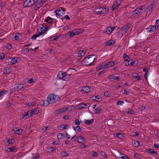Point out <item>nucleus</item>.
<instances>
[{"instance_id":"nucleus-63","label":"nucleus","mask_w":159,"mask_h":159,"mask_svg":"<svg viewBox=\"0 0 159 159\" xmlns=\"http://www.w3.org/2000/svg\"><path fill=\"white\" fill-rule=\"evenodd\" d=\"M36 5L34 7V9L35 10H37L40 7V6H39V5L38 4H35Z\"/></svg>"},{"instance_id":"nucleus-33","label":"nucleus","mask_w":159,"mask_h":159,"mask_svg":"<svg viewBox=\"0 0 159 159\" xmlns=\"http://www.w3.org/2000/svg\"><path fill=\"white\" fill-rule=\"evenodd\" d=\"M17 60L18 58L17 57H15L13 58H11V62L12 64H15L17 62Z\"/></svg>"},{"instance_id":"nucleus-17","label":"nucleus","mask_w":159,"mask_h":159,"mask_svg":"<svg viewBox=\"0 0 159 159\" xmlns=\"http://www.w3.org/2000/svg\"><path fill=\"white\" fill-rule=\"evenodd\" d=\"M15 86L16 90L17 91L20 90L23 88V84H16Z\"/></svg>"},{"instance_id":"nucleus-38","label":"nucleus","mask_w":159,"mask_h":159,"mask_svg":"<svg viewBox=\"0 0 159 159\" xmlns=\"http://www.w3.org/2000/svg\"><path fill=\"white\" fill-rule=\"evenodd\" d=\"M40 158L38 154H35L33 155V159H39Z\"/></svg>"},{"instance_id":"nucleus-23","label":"nucleus","mask_w":159,"mask_h":159,"mask_svg":"<svg viewBox=\"0 0 159 159\" xmlns=\"http://www.w3.org/2000/svg\"><path fill=\"white\" fill-rule=\"evenodd\" d=\"M109 78L110 79H113L116 80H120L119 76H116L113 75H110Z\"/></svg>"},{"instance_id":"nucleus-6","label":"nucleus","mask_w":159,"mask_h":159,"mask_svg":"<svg viewBox=\"0 0 159 159\" xmlns=\"http://www.w3.org/2000/svg\"><path fill=\"white\" fill-rule=\"evenodd\" d=\"M156 4V3L155 1H153L152 2L151 4L147 8V13H148L149 14L152 12V9L155 7Z\"/></svg>"},{"instance_id":"nucleus-48","label":"nucleus","mask_w":159,"mask_h":159,"mask_svg":"<svg viewBox=\"0 0 159 159\" xmlns=\"http://www.w3.org/2000/svg\"><path fill=\"white\" fill-rule=\"evenodd\" d=\"M63 137V134L62 133H59L57 135V137L58 139H62Z\"/></svg>"},{"instance_id":"nucleus-12","label":"nucleus","mask_w":159,"mask_h":159,"mask_svg":"<svg viewBox=\"0 0 159 159\" xmlns=\"http://www.w3.org/2000/svg\"><path fill=\"white\" fill-rule=\"evenodd\" d=\"M85 140V138L82 136H77V138H76V141H77L79 143H84Z\"/></svg>"},{"instance_id":"nucleus-58","label":"nucleus","mask_w":159,"mask_h":159,"mask_svg":"<svg viewBox=\"0 0 159 159\" xmlns=\"http://www.w3.org/2000/svg\"><path fill=\"white\" fill-rule=\"evenodd\" d=\"M65 137L67 139H69L70 138V136L67 133H66L65 134Z\"/></svg>"},{"instance_id":"nucleus-26","label":"nucleus","mask_w":159,"mask_h":159,"mask_svg":"<svg viewBox=\"0 0 159 159\" xmlns=\"http://www.w3.org/2000/svg\"><path fill=\"white\" fill-rule=\"evenodd\" d=\"M56 149V148L55 147H48L47 148L46 151L47 152H52Z\"/></svg>"},{"instance_id":"nucleus-15","label":"nucleus","mask_w":159,"mask_h":159,"mask_svg":"<svg viewBox=\"0 0 159 159\" xmlns=\"http://www.w3.org/2000/svg\"><path fill=\"white\" fill-rule=\"evenodd\" d=\"M141 7L140 8H137L134 11H133L132 12L134 15H137L140 13L142 10V8L141 7Z\"/></svg>"},{"instance_id":"nucleus-31","label":"nucleus","mask_w":159,"mask_h":159,"mask_svg":"<svg viewBox=\"0 0 159 159\" xmlns=\"http://www.w3.org/2000/svg\"><path fill=\"white\" fill-rule=\"evenodd\" d=\"M116 136L120 139H122L124 137V136L122 134L116 133Z\"/></svg>"},{"instance_id":"nucleus-20","label":"nucleus","mask_w":159,"mask_h":159,"mask_svg":"<svg viewBox=\"0 0 159 159\" xmlns=\"http://www.w3.org/2000/svg\"><path fill=\"white\" fill-rule=\"evenodd\" d=\"M91 87L89 86H84L82 87V90L85 93H88L90 91Z\"/></svg>"},{"instance_id":"nucleus-35","label":"nucleus","mask_w":159,"mask_h":159,"mask_svg":"<svg viewBox=\"0 0 159 159\" xmlns=\"http://www.w3.org/2000/svg\"><path fill=\"white\" fill-rule=\"evenodd\" d=\"M3 72L4 74H6L10 72V69L8 67H7L3 70Z\"/></svg>"},{"instance_id":"nucleus-51","label":"nucleus","mask_w":159,"mask_h":159,"mask_svg":"<svg viewBox=\"0 0 159 159\" xmlns=\"http://www.w3.org/2000/svg\"><path fill=\"white\" fill-rule=\"evenodd\" d=\"M124 103V102L122 101H118L117 102V105H118L121 106Z\"/></svg>"},{"instance_id":"nucleus-10","label":"nucleus","mask_w":159,"mask_h":159,"mask_svg":"<svg viewBox=\"0 0 159 159\" xmlns=\"http://www.w3.org/2000/svg\"><path fill=\"white\" fill-rule=\"evenodd\" d=\"M128 29V26L125 25L120 29V31L121 32L122 35H123L126 33Z\"/></svg>"},{"instance_id":"nucleus-56","label":"nucleus","mask_w":159,"mask_h":159,"mask_svg":"<svg viewBox=\"0 0 159 159\" xmlns=\"http://www.w3.org/2000/svg\"><path fill=\"white\" fill-rule=\"evenodd\" d=\"M131 61L129 63H128V65L129 66H133L135 64V61H132L131 60Z\"/></svg>"},{"instance_id":"nucleus-8","label":"nucleus","mask_w":159,"mask_h":159,"mask_svg":"<svg viewBox=\"0 0 159 159\" xmlns=\"http://www.w3.org/2000/svg\"><path fill=\"white\" fill-rule=\"evenodd\" d=\"M158 29V26L157 25H150L149 27L147 28V31L149 32L155 31Z\"/></svg>"},{"instance_id":"nucleus-22","label":"nucleus","mask_w":159,"mask_h":159,"mask_svg":"<svg viewBox=\"0 0 159 159\" xmlns=\"http://www.w3.org/2000/svg\"><path fill=\"white\" fill-rule=\"evenodd\" d=\"M31 116L30 113H29L28 111L25 115L22 116V119L24 120H26L28 118Z\"/></svg>"},{"instance_id":"nucleus-49","label":"nucleus","mask_w":159,"mask_h":159,"mask_svg":"<svg viewBox=\"0 0 159 159\" xmlns=\"http://www.w3.org/2000/svg\"><path fill=\"white\" fill-rule=\"evenodd\" d=\"M5 58L4 54L3 53H0V60H3Z\"/></svg>"},{"instance_id":"nucleus-14","label":"nucleus","mask_w":159,"mask_h":159,"mask_svg":"<svg viewBox=\"0 0 159 159\" xmlns=\"http://www.w3.org/2000/svg\"><path fill=\"white\" fill-rule=\"evenodd\" d=\"M114 27L112 28L111 27H109L107 28L104 30V32L107 34H109L111 33L113 30Z\"/></svg>"},{"instance_id":"nucleus-9","label":"nucleus","mask_w":159,"mask_h":159,"mask_svg":"<svg viewBox=\"0 0 159 159\" xmlns=\"http://www.w3.org/2000/svg\"><path fill=\"white\" fill-rule=\"evenodd\" d=\"M88 105H89V104L81 103L77 105L76 106V108L77 109L79 110L86 108L88 107L89 108V106H88Z\"/></svg>"},{"instance_id":"nucleus-11","label":"nucleus","mask_w":159,"mask_h":159,"mask_svg":"<svg viewBox=\"0 0 159 159\" xmlns=\"http://www.w3.org/2000/svg\"><path fill=\"white\" fill-rule=\"evenodd\" d=\"M38 109L35 108L31 110H29V113H30L31 116H32L39 113V111Z\"/></svg>"},{"instance_id":"nucleus-62","label":"nucleus","mask_w":159,"mask_h":159,"mask_svg":"<svg viewBox=\"0 0 159 159\" xmlns=\"http://www.w3.org/2000/svg\"><path fill=\"white\" fill-rule=\"evenodd\" d=\"M45 29L42 30L40 32H39V34H40V35L42 34H44L45 33Z\"/></svg>"},{"instance_id":"nucleus-55","label":"nucleus","mask_w":159,"mask_h":159,"mask_svg":"<svg viewBox=\"0 0 159 159\" xmlns=\"http://www.w3.org/2000/svg\"><path fill=\"white\" fill-rule=\"evenodd\" d=\"M34 82V81L33 78L30 79H28V81L27 82L28 83H32Z\"/></svg>"},{"instance_id":"nucleus-43","label":"nucleus","mask_w":159,"mask_h":159,"mask_svg":"<svg viewBox=\"0 0 159 159\" xmlns=\"http://www.w3.org/2000/svg\"><path fill=\"white\" fill-rule=\"evenodd\" d=\"M7 91L6 90L0 91V97L4 94H5L7 93Z\"/></svg>"},{"instance_id":"nucleus-50","label":"nucleus","mask_w":159,"mask_h":159,"mask_svg":"<svg viewBox=\"0 0 159 159\" xmlns=\"http://www.w3.org/2000/svg\"><path fill=\"white\" fill-rule=\"evenodd\" d=\"M104 95L106 97H109L110 95V94L108 91H106L104 93Z\"/></svg>"},{"instance_id":"nucleus-60","label":"nucleus","mask_w":159,"mask_h":159,"mask_svg":"<svg viewBox=\"0 0 159 159\" xmlns=\"http://www.w3.org/2000/svg\"><path fill=\"white\" fill-rule=\"evenodd\" d=\"M101 98L99 96H93V100H96L97 101H98Z\"/></svg>"},{"instance_id":"nucleus-40","label":"nucleus","mask_w":159,"mask_h":159,"mask_svg":"<svg viewBox=\"0 0 159 159\" xmlns=\"http://www.w3.org/2000/svg\"><path fill=\"white\" fill-rule=\"evenodd\" d=\"M140 143L139 141H134V145L135 147H137L139 145Z\"/></svg>"},{"instance_id":"nucleus-44","label":"nucleus","mask_w":159,"mask_h":159,"mask_svg":"<svg viewBox=\"0 0 159 159\" xmlns=\"http://www.w3.org/2000/svg\"><path fill=\"white\" fill-rule=\"evenodd\" d=\"M42 0H34L35 2V4H38L39 5H41L42 3H43Z\"/></svg>"},{"instance_id":"nucleus-52","label":"nucleus","mask_w":159,"mask_h":159,"mask_svg":"<svg viewBox=\"0 0 159 159\" xmlns=\"http://www.w3.org/2000/svg\"><path fill=\"white\" fill-rule=\"evenodd\" d=\"M75 130L76 131V130L80 131L81 130V129L80 126L78 125H77L75 128Z\"/></svg>"},{"instance_id":"nucleus-1","label":"nucleus","mask_w":159,"mask_h":159,"mask_svg":"<svg viewBox=\"0 0 159 159\" xmlns=\"http://www.w3.org/2000/svg\"><path fill=\"white\" fill-rule=\"evenodd\" d=\"M70 70H72V72H74V71H77V70L75 69L71 68H69L66 72H64L62 71H60L57 75L58 78L66 81L69 80L71 78V74H68L67 72Z\"/></svg>"},{"instance_id":"nucleus-39","label":"nucleus","mask_w":159,"mask_h":159,"mask_svg":"<svg viewBox=\"0 0 159 159\" xmlns=\"http://www.w3.org/2000/svg\"><path fill=\"white\" fill-rule=\"evenodd\" d=\"M121 155L122 156V157H120V158H122V159H130L129 157H127L124 154H120V156H121Z\"/></svg>"},{"instance_id":"nucleus-29","label":"nucleus","mask_w":159,"mask_h":159,"mask_svg":"<svg viewBox=\"0 0 159 159\" xmlns=\"http://www.w3.org/2000/svg\"><path fill=\"white\" fill-rule=\"evenodd\" d=\"M123 57L125 61H127L128 63L130 62L131 59H129V57L127 55L125 54Z\"/></svg>"},{"instance_id":"nucleus-64","label":"nucleus","mask_w":159,"mask_h":159,"mask_svg":"<svg viewBox=\"0 0 159 159\" xmlns=\"http://www.w3.org/2000/svg\"><path fill=\"white\" fill-rule=\"evenodd\" d=\"M7 48L9 49H11L12 48L11 45L9 44H7Z\"/></svg>"},{"instance_id":"nucleus-45","label":"nucleus","mask_w":159,"mask_h":159,"mask_svg":"<svg viewBox=\"0 0 159 159\" xmlns=\"http://www.w3.org/2000/svg\"><path fill=\"white\" fill-rule=\"evenodd\" d=\"M15 148L14 146L8 148V150H9V152H13L15 150Z\"/></svg>"},{"instance_id":"nucleus-7","label":"nucleus","mask_w":159,"mask_h":159,"mask_svg":"<svg viewBox=\"0 0 159 159\" xmlns=\"http://www.w3.org/2000/svg\"><path fill=\"white\" fill-rule=\"evenodd\" d=\"M121 0H116V1L114 3L112 6V10H113L116 9L121 4Z\"/></svg>"},{"instance_id":"nucleus-21","label":"nucleus","mask_w":159,"mask_h":159,"mask_svg":"<svg viewBox=\"0 0 159 159\" xmlns=\"http://www.w3.org/2000/svg\"><path fill=\"white\" fill-rule=\"evenodd\" d=\"M54 20V19H52L50 17H48L45 19V21L48 23H52V20Z\"/></svg>"},{"instance_id":"nucleus-47","label":"nucleus","mask_w":159,"mask_h":159,"mask_svg":"<svg viewBox=\"0 0 159 159\" xmlns=\"http://www.w3.org/2000/svg\"><path fill=\"white\" fill-rule=\"evenodd\" d=\"M101 155L102 157H104L105 158H106V157H107V155L104 152L102 151L101 152Z\"/></svg>"},{"instance_id":"nucleus-13","label":"nucleus","mask_w":159,"mask_h":159,"mask_svg":"<svg viewBox=\"0 0 159 159\" xmlns=\"http://www.w3.org/2000/svg\"><path fill=\"white\" fill-rule=\"evenodd\" d=\"M123 112L126 114H132L134 113V111L132 109H130L129 108H125L124 109V110L123 111Z\"/></svg>"},{"instance_id":"nucleus-4","label":"nucleus","mask_w":159,"mask_h":159,"mask_svg":"<svg viewBox=\"0 0 159 159\" xmlns=\"http://www.w3.org/2000/svg\"><path fill=\"white\" fill-rule=\"evenodd\" d=\"M66 10L63 7H60L55 11L56 15L57 16L60 17L62 16L64 14Z\"/></svg>"},{"instance_id":"nucleus-53","label":"nucleus","mask_w":159,"mask_h":159,"mask_svg":"<svg viewBox=\"0 0 159 159\" xmlns=\"http://www.w3.org/2000/svg\"><path fill=\"white\" fill-rule=\"evenodd\" d=\"M75 124L77 125H79L80 124L79 120L78 119H75Z\"/></svg>"},{"instance_id":"nucleus-27","label":"nucleus","mask_w":159,"mask_h":159,"mask_svg":"<svg viewBox=\"0 0 159 159\" xmlns=\"http://www.w3.org/2000/svg\"><path fill=\"white\" fill-rule=\"evenodd\" d=\"M8 144H11L15 142V140L11 139H5V140Z\"/></svg>"},{"instance_id":"nucleus-37","label":"nucleus","mask_w":159,"mask_h":159,"mask_svg":"<svg viewBox=\"0 0 159 159\" xmlns=\"http://www.w3.org/2000/svg\"><path fill=\"white\" fill-rule=\"evenodd\" d=\"M61 155L63 157H67L69 155L65 151H63L61 152Z\"/></svg>"},{"instance_id":"nucleus-36","label":"nucleus","mask_w":159,"mask_h":159,"mask_svg":"<svg viewBox=\"0 0 159 159\" xmlns=\"http://www.w3.org/2000/svg\"><path fill=\"white\" fill-rule=\"evenodd\" d=\"M40 36V34H39V33L37 34H35L32 37L31 39L32 40H35L37 38L39 37Z\"/></svg>"},{"instance_id":"nucleus-19","label":"nucleus","mask_w":159,"mask_h":159,"mask_svg":"<svg viewBox=\"0 0 159 159\" xmlns=\"http://www.w3.org/2000/svg\"><path fill=\"white\" fill-rule=\"evenodd\" d=\"M143 71L145 72L144 74V77L145 79L146 80H147V76L149 75V74L148 69L144 68L143 69Z\"/></svg>"},{"instance_id":"nucleus-41","label":"nucleus","mask_w":159,"mask_h":159,"mask_svg":"<svg viewBox=\"0 0 159 159\" xmlns=\"http://www.w3.org/2000/svg\"><path fill=\"white\" fill-rule=\"evenodd\" d=\"M134 76L138 81L140 80L141 79L140 77L138 74H135V75H134Z\"/></svg>"},{"instance_id":"nucleus-24","label":"nucleus","mask_w":159,"mask_h":159,"mask_svg":"<svg viewBox=\"0 0 159 159\" xmlns=\"http://www.w3.org/2000/svg\"><path fill=\"white\" fill-rule=\"evenodd\" d=\"M74 32V34L75 35H78L80 33H81L83 32L84 31L83 30H72Z\"/></svg>"},{"instance_id":"nucleus-2","label":"nucleus","mask_w":159,"mask_h":159,"mask_svg":"<svg viewBox=\"0 0 159 159\" xmlns=\"http://www.w3.org/2000/svg\"><path fill=\"white\" fill-rule=\"evenodd\" d=\"M58 97L54 94L49 95L47 98V101H40V104L43 106H46L49 103H56L58 101Z\"/></svg>"},{"instance_id":"nucleus-54","label":"nucleus","mask_w":159,"mask_h":159,"mask_svg":"<svg viewBox=\"0 0 159 159\" xmlns=\"http://www.w3.org/2000/svg\"><path fill=\"white\" fill-rule=\"evenodd\" d=\"M36 104V102H30L28 103V105L29 106H32L33 105H35Z\"/></svg>"},{"instance_id":"nucleus-28","label":"nucleus","mask_w":159,"mask_h":159,"mask_svg":"<svg viewBox=\"0 0 159 159\" xmlns=\"http://www.w3.org/2000/svg\"><path fill=\"white\" fill-rule=\"evenodd\" d=\"M93 122V119H91L90 120H85L84 121V123L88 125L92 124Z\"/></svg>"},{"instance_id":"nucleus-34","label":"nucleus","mask_w":159,"mask_h":159,"mask_svg":"<svg viewBox=\"0 0 159 159\" xmlns=\"http://www.w3.org/2000/svg\"><path fill=\"white\" fill-rule=\"evenodd\" d=\"M114 41L113 40H110L107 42L106 45H112L113 44Z\"/></svg>"},{"instance_id":"nucleus-61","label":"nucleus","mask_w":159,"mask_h":159,"mask_svg":"<svg viewBox=\"0 0 159 159\" xmlns=\"http://www.w3.org/2000/svg\"><path fill=\"white\" fill-rule=\"evenodd\" d=\"M59 36H58V35H56V36H55L54 37H53L51 38V39H52V38L53 39L52 40H56L57 39H58V38H59Z\"/></svg>"},{"instance_id":"nucleus-59","label":"nucleus","mask_w":159,"mask_h":159,"mask_svg":"<svg viewBox=\"0 0 159 159\" xmlns=\"http://www.w3.org/2000/svg\"><path fill=\"white\" fill-rule=\"evenodd\" d=\"M68 34H69V36L70 37H72L75 35L74 34V33L73 31H72L71 32L68 33Z\"/></svg>"},{"instance_id":"nucleus-3","label":"nucleus","mask_w":159,"mask_h":159,"mask_svg":"<svg viewBox=\"0 0 159 159\" xmlns=\"http://www.w3.org/2000/svg\"><path fill=\"white\" fill-rule=\"evenodd\" d=\"M93 55H89L88 57L84 59L82 61L86 66L92 65L95 60L97 59Z\"/></svg>"},{"instance_id":"nucleus-30","label":"nucleus","mask_w":159,"mask_h":159,"mask_svg":"<svg viewBox=\"0 0 159 159\" xmlns=\"http://www.w3.org/2000/svg\"><path fill=\"white\" fill-rule=\"evenodd\" d=\"M148 152L151 154H153L155 155H157V152L154 151L151 148L149 149Z\"/></svg>"},{"instance_id":"nucleus-5","label":"nucleus","mask_w":159,"mask_h":159,"mask_svg":"<svg viewBox=\"0 0 159 159\" xmlns=\"http://www.w3.org/2000/svg\"><path fill=\"white\" fill-rule=\"evenodd\" d=\"M106 11V8L105 7H99L94 10V12L98 14H103Z\"/></svg>"},{"instance_id":"nucleus-42","label":"nucleus","mask_w":159,"mask_h":159,"mask_svg":"<svg viewBox=\"0 0 159 159\" xmlns=\"http://www.w3.org/2000/svg\"><path fill=\"white\" fill-rule=\"evenodd\" d=\"M69 127V125H62L60 126V127L61 128H62V129H66L67 128H68Z\"/></svg>"},{"instance_id":"nucleus-18","label":"nucleus","mask_w":159,"mask_h":159,"mask_svg":"<svg viewBox=\"0 0 159 159\" xmlns=\"http://www.w3.org/2000/svg\"><path fill=\"white\" fill-rule=\"evenodd\" d=\"M68 109L67 107H64L62 108L57 110V113H61L67 111Z\"/></svg>"},{"instance_id":"nucleus-25","label":"nucleus","mask_w":159,"mask_h":159,"mask_svg":"<svg viewBox=\"0 0 159 159\" xmlns=\"http://www.w3.org/2000/svg\"><path fill=\"white\" fill-rule=\"evenodd\" d=\"M85 54V52L83 50H80L78 53V56L79 57H83Z\"/></svg>"},{"instance_id":"nucleus-57","label":"nucleus","mask_w":159,"mask_h":159,"mask_svg":"<svg viewBox=\"0 0 159 159\" xmlns=\"http://www.w3.org/2000/svg\"><path fill=\"white\" fill-rule=\"evenodd\" d=\"M70 17L68 15H66L64 17L62 18V19H66L67 20H69L70 19Z\"/></svg>"},{"instance_id":"nucleus-32","label":"nucleus","mask_w":159,"mask_h":159,"mask_svg":"<svg viewBox=\"0 0 159 159\" xmlns=\"http://www.w3.org/2000/svg\"><path fill=\"white\" fill-rule=\"evenodd\" d=\"M102 110V109L100 107H97L95 110L94 112L97 114L100 113V112Z\"/></svg>"},{"instance_id":"nucleus-46","label":"nucleus","mask_w":159,"mask_h":159,"mask_svg":"<svg viewBox=\"0 0 159 159\" xmlns=\"http://www.w3.org/2000/svg\"><path fill=\"white\" fill-rule=\"evenodd\" d=\"M29 50L27 48L23 49L22 51V52H23L25 54L26 53H27V52H29Z\"/></svg>"},{"instance_id":"nucleus-16","label":"nucleus","mask_w":159,"mask_h":159,"mask_svg":"<svg viewBox=\"0 0 159 159\" xmlns=\"http://www.w3.org/2000/svg\"><path fill=\"white\" fill-rule=\"evenodd\" d=\"M13 131L16 134H22V130L21 129H18L17 128H15V129H13Z\"/></svg>"}]
</instances>
